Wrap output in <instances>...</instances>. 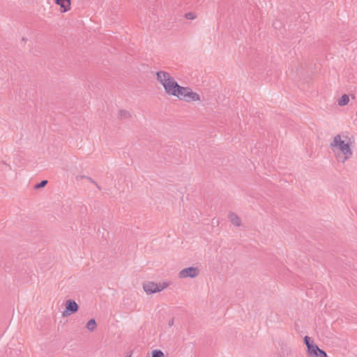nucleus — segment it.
Masks as SVG:
<instances>
[{
	"label": "nucleus",
	"mask_w": 357,
	"mask_h": 357,
	"mask_svg": "<svg viewBox=\"0 0 357 357\" xmlns=\"http://www.w3.org/2000/svg\"><path fill=\"white\" fill-rule=\"evenodd\" d=\"M157 81L163 86L165 91L169 96L177 97L182 86L167 72L159 70L156 73Z\"/></svg>",
	"instance_id": "nucleus-1"
},
{
	"label": "nucleus",
	"mask_w": 357,
	"mask_h": 357,
	"mask_svg": "<svg viewBox=\"0 0 357 357\" xmlns=\"http://www.w3.org/2000/svg\"><path fill=\"white\" fill-rule=\"evenodd\" d=\"M330 148L333 152L339 151L343 154L344 158L342 160V162L349 159L353 154L349 142H345L344 140H342L340 135H337L334 137L333 142L330 144Z\"/></svg>",
	"instance_id": "nucleus-2"
},
{
	"label": "nucleus",
	"mask_w": 357,
	"mask_h": 357,
	"mask_svg": "<svg viewBox=\"0 0 357 357\" xmlns=\"http://www.w3.org/2000/svg\"><path fill=\"white\" fill-rule=\"evenodd\" d=\"M169 282L156 283L154 282L148 281L143 284V289L144 291L146 292L148 294H152L162 291L163 289L169 287Z\"/></svg>",
	"instance_id": "nucleus-3"
},
{
	"label": "nucleus",
	"mask_w": 357,
	"mask_h": 357,
	"mask_svg": "<svg viewBox=\"0 0 357 357\" xmlns=\"http://www.w3.org/2000/svg\"><path fill=\"white\" fill-rule=\"evenodd\" d=\"M177 98L179 100H183L186 102L199 101L200 96L198 93L193 92L192 90L188 86H182Z\"/></svg>",
	"instance_id": "nucleus-4"
},
{
	"label": "nucleus",
	"mask_w": 357,
	"mask_h": 357,
	"mask_svg": "<svg viewBox=\"0 0 357 357\" xmlns=\"http://www.w3.org/2000/svg\"><path fill=\"white\" fill-rule=\"evenodd\" d=\"M66 308L63 312V317H67L73 314L76 313L79 310L78 304L72 299H68L66 301Z\"/></svg>",
	"instance_id": "nucleus-5"
},
{
	"label": "nucleus",
	"mask_w": 357,
	"mask_h": 357,
	"mask_svg": "<svg viewBox=\"0 0 357 357\" xmlns=\"http://www.w3.org/2000/svg\"><path fill=\"white\" fill-rule=\"evenodd\" d=\"M199 271L197 268L190 266L188 268H185L182 269L178 273V278H195L199 275Z\"/></svg>",
	"instance_id": "nucleus-6"
},
{
	"label": "nucleus",
	"mask_w": 357,
	"mask_h": 357,
	"mask_svg": "<svg viewBox=\"0 0 357 357\" xmlns=\"http://www.w3.org/2000/svg\"><path fill=\"white\" fill-rule=\"evenodd\" d=\"M307 355L308 357H327L326 352L320 349L317 344L309 348V351H307Z\"/></svg>",
	"instance_id": "nucleus-7"
},
{
	"label": "nucleus",
	"mask_w": 357,
	"mask_h": 357,
	"mask_svg": "<svg viewBox=\"0 0 357 357\" xmlns=\"http://www.w3.org/2000/svg\"><path fill=\"white\" fill-rule=\"evenodd\" d=\"M55 3L61 6V12H67L70 9V0H55Z\"/></svg>",
	"instance_id": "nucleus-8"
},
{
	"label": "nucleus",
	"mask_w": 357,
	"mask_h": 357,
	"mask_svg": "<svg viewBox=\"0 0 357 357\" xmlns=\"http://www.w3.org/2000/svg\"><path fill=\"white\" fill-rule=\"evenodd\" d=\"M231 222L236 226V227H239L241 224V220L240 219V218L235 213H233V212H230L229 213V215H228Z\"/></svg>",
	"instance_id": "nucleus-9"
},
{
	"label": "nucleus",
	"mask_w": 357,
	"mask_h": 357,
	"mask_svg": "<svg viewBox=\"0 0 357 357\" xmlns=\"http://www.w3.org/2000/svg\"><path fill=\"white\" fill-rule=\"evenodd\" d=\"M349 102V97L347 94H343L338 100V105L340 106H344Z\"/></svg>",
	"instance_id": "nucleus-10"
},
{
	"label": "nucleus",
	"mask_w": 357,
	"mask_h": 357,
	"mask_svg": "<svg viewBox=\"0 0 357 357\" xmlns=\"http://www.w3.org/2000/svg\"><path fill=\"white\" fill-rule=\"evenodd\" d=\"M96 327H97V324L94 319H90L87 322L86 326V328L90 331H93L96 328Z\"/></svg>",
	"instance_id": "nucleus-11"
},
{
	"label": "nucleus",
	"mask_w": 357,
	"mask_h": 357,
	"mask_svg": "<svg viewBox=\"0 0 357 357\" xmlns=\"http://www.w3.org/2000/svg\"><path fill=\"white\" fill-rule=\"evenodd\" d=\"M304 344L307 347V351H309V348L311 346H314L316 344L314 342V341L307 335H305L303 338Z\"/></svg>",
	"instance_id": "nucleus-12"
},
{
	"label": "nucleus",
	"mask_w": 357,
	"mask_h": 357,
	"mask_svg": "<svg viewBox=\"0 0 357 357\" xmlns=\"http://www.w3.org/2000/svg\"><path fill=\"white\" fill-rule=\"evenodd\" d=\"M131 116L130 112L125 109H121L119 112V118L120 119H128Z\"/></svg>",
	"instance_id": "nucleus-13"
},
{
	"label": "nucleus",
	"mask_w": 357,
	"mask_h": 357,
	"mask_svg": "<svg viewBox=\"0 0 357 357\" xmlns=\"http://www.w3.org/2000/svg\"><path fill=\"white\" fill-rule=\"evenodd\" d=\"M151 357H165V355L161 350L154 349L151 352Z\"/></svg>",
	"instance_id": "nucleus-14"
},
{
	"label": "nucleus",
	"mask_w": 357,
	"mask_h": 357,
	"mask_svg": "<svg viewBox=\"0 0 357 357\" xmlns=\"http://www.w3.org/2000/svg\"><path fill=\"white\" fill-rule=\"evenodd\" d=\"M47 182L48 181L47 180H42L40 182L36 183L34 185V188L40 189V188H44L47 184Z\"/></svg>",
	"instance_id": "nucleus-15"
},
{
	"label": "nucleus",
	"mask_w": 357,
	"mask_h": 357,
	"mask_svg": "<svg viewBox=\"0 0 357 357\" xmlns=\"http://www.w3.org/2000/svg\"><path fill=\"white\" fill-rule=\"evenodd\" d=\"M185 17L188 20H194L197 17V15L193 12H189L185 14Z\"/></svg>",
	"instance_id": "nucleus-16"
},
{
	"label": "nucleus",
	"mask_w": 357,
	"mask_h": 357,
	"mask_svg": "<svg viewBox=\"0 0 357 357\" xmlns=\"http://www.w3.org/2000/svg\"><path fill=\"white\" fill-rule=\"evenodd\" d=\"M86 178L87 179H89V181H91L93 183H94V184L96 185V187H97L99 190H100V189H101V188H100V187L98 185V184L96 181H94L91 178H90V177H86Z\"/></svg>",
	"instance_id": "nucleus-17"
},
{
	"label": "nucleus",
	"mask_w": 357,
	"mask_h": 357,
	"mask_svg": "<svg viewBox=\"0 0 357 357\" xmlns=\"http://www.w3.org/2000/svg\"><path fill=\"white\" fill-rule=\"evenodd\" d=\"M173 324H174V319H172L169 321L168 325H169V326H170V327H171V326H173Z\"/></svg>",
	"instance_id": "nucleus-18"
},
{
	"label": "nucleus",
	"mask_w": 357,
	"mask_h": 357,
	"mask_svg": "<svg viewBox=\"0 0 357 357\" xmlns=\"http://www.w3.org/2000/svg\"><path fill=\"white\" fill-rule=\"evenodd\" d=\"M344 137H345V139H348L349 140H350V139L348 137V136H346Z\"/></svg>",
	"instance_id": "nucleus-19"
},
{
	"label": "nucleus",
	"mask_w": 357,
	"mask_h": 357,
	"mask_svg": "<svg viewBox=\"0 0 357 357\" xmlns=\"http://www.w3.org/2000/svg\"><path fill=\"white\" fill-rule=\"evenodd\" d=\"M22 40H23V41H25V40H26V39H25L24 38H22Z\"/></svg>",
	"instance_id": "nucleus-20"
}]
</instances>
